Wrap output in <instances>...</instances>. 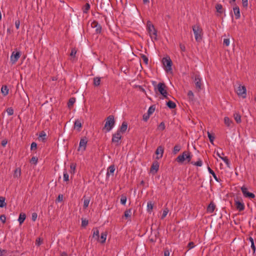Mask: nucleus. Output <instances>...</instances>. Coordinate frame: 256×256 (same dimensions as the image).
<instances>
[{"label":"nucleus","mask_w":256,"mask_h":256,"mask_svg":"<svg viewBox=\"0 0 256 256\" xmlns=\"http://www.w3.org/2000/svg\"><path fill=\"white\" fill-rule=\"evenodd\" d=\"M115 124L114 117L113 115H110L106 119V123L102 130L105 132H109L114 127Z\"/></svg>","instance_id":"f257e3e1"},{"label":"nucleus","mask_w":256,"mask_h":256,"mask_svg":"<svg viewBox=\"0 0 256 256\" xmlns=\"http://www.w3.org/2000/svg\"><path fill=\"white\" fill-rule=\"evenodd\" d=\"M146 29L152 38H154L157 40V30L155 28L154 26L150 20H148L146 23Z\"/></svg>","instance_id":"f03ea898"},{"label":"nucleus","mask_w":256,"mask_h":256,"mask_svg":"<svg viewBox=\"0 0 256 256\" xmlns=\"http://www.w3.org/2000/svg\"><path fill=\"white\" fill-rule=\"evenodd\" d=\"M192 30L194 34L196 40L200 42L202 40V30L198 24L192 26Z\"/></svg>","instance_id":"7ed1b4c3"},{"label":"nucleus","mask_w":256,"mask_h":256,"mask_svg":"<svg viewBox=\"0 0 256 256\" xmlns=\"http://www.w3.org/2000/svg\"><path fill=\"white\" fill-rule=\"evenodd\" d=\"M166 86L164 83L160 82L156 86V87H154V90L156 92L158 90L164 98H168V92L166 90Z\"/></svg>","instance_id":"20e7f679"},{"label":"nucleus","mask_w":256,"mask_h":256,"mask_svg":"<svg viewBox=\"0 0 256 256\" xmlns=\"http://www.w3.org/2000/svg\"><path fill=\"white\" fill-rule=\"evenodd\" d=\"M162 62L166 72H172V62L170 56H167L164 58L162 60Z\"/></svg>","instance_id":"39448f33"},{"label":"nucleus","mask_w":256,"mask_h":256,"mask_svg":"<svg viewBox=\"0 0 256 256\" xmlns=\"http://www.w3.org/2000/svg\"><path fill=\"white\" fill-rule=\"evenodd\" d=\"M192 78L194 79V82L195 84V87L196 90L200 92L202 90V78L198 74H195L194 75Z\"/></svg>","instance_id":"423d86ee"},{"label":"nucleus","mask_w":256,"mask_h":256,"mask_svg":"<svg viewBox=\"0 0 256 256\" xmlns=\"http://www.w3.org/2000/svg\"><path fill=\"white\" fill-rule=\"evenodd\" d=\"M122 136L119 132H116L112 136V142L115 144L116 146L120 145L121 142L120 140L122 139Z\"/></svg>","instance_id":"0eeeda50"},{"label":"nucleus","mask_w":256,"mask_h":256,"mask_svg":"<svg viewBox=\"0 0 256 256\" xmlns=\"http://www.w3.org/2000/svg\"><path fill=\"white\" fill-rule=\"evenodd\" d=\"M246 90L244 86H239L236 89V93L239 96L246 98Z\"/></svg>","instance_id":"6e6552de"},{"label":"nucleus","mask_w":256,"mask_h":256,"mask_svg":"<svg viewBox=\"0 0 256 256\" xmlns=\"http://www.w3.org/2000/svg\"><path fill=\"white\" fill-rule=\"evenodd\" d=\"M241 190L244 197L248 198H254V194L252 192H248V188L245 186H242V187H241Z\"/></svg>","instance_id":"1a4fd4ad"},{"label":"nucleus","mask_w":256,"mask_h":256,"mask_svg":"<svg viewBox=\"0 0 256 256\" xmlns=\"http://www.w3.org/2000/svg\"><path fill=\"white\" fill-rule=\"evenodd\" d=\"M234 201L236 208L239 212H242L244 210L245 206L242 201L240 202L238 200V198H234Z\"/></svg>","instance_id":"9d476101"},{"label":"nucleus","mask_w":256,"mask_h":256,"mask_svg":"<svg viewBox=\"0 0 256 256\" xmlns=\"http://www.w3.org/2000/svg\"><path fill=\"white\" fill-rule=\"evenodd\" d=\"M20 56V52H13L10 56V62L12 64H15Z\"/></svg>","instance_id":"9b49d317"},{"label":"nucleus","mask_w":256,"mask_h":256,"mask_svg":"<svg viewBox=\"0 0 256 256\" xmlns=\"http://www.w3.org/2000/svg\"><path fill=\"white\" fill-rule=\"evenodd\" d=\"M91 26L92 28H96L95 31L96 34H99L101 33L102 29V26L99 24L98 22L96 20H94L91 23Z\"/></svg>","instance_id":"f8f14e48"},{"label":"nucleus","mask_w":256,"mask_h":256,"mask_svg":"<svg viewBox=\"0 0 256 256\" xmlns=\"http://www.w3.org/2000/svg\"><path fill=\"white\" fill-rule=\"evenodd\" d=\"M159 162L157 160H154L153 162L152 165L150 168V172L153 174H156L159 168Z\"/></svg>","instance_id":"ddd939ff"},{"label":"nucleus","mask_w":256,"mask_h":256,"mask_svg":"<svg viewBox=\"0 0 256 256\" xmlns=\"http://www.w3.org/2000/svg\"><path fill=\"white\" fill-rule=\"evenodd\" d=\"M88 143V140L86 137H84L83 138L80 139L79 147L78 148V150H80L81 148H83V150H85L86 146V144Z\"/></svg>","instance_id":"4468645a"},{"label":"nucleus","mask_w":256,"mask_h":256,"mask_svg":"<svg viewBox=\"0 0 256 256\" xmlns=\"http://www.w3.org/2000/svg\"><path fill=\"white\" fill-rule=\"evenodd\" d=\"M164 151V148L162 146H158L155 152V154L156 155V159L158 160L162 157Z\"/></svg>","instance_id":"2eb2a0df"},{"label":"nucleus","mask_w":256,"mask_h":256,"mask_svg":"<svg viewBox=\"0 0 256 256\" xmlns=\"http://www.w3.org/2000/svg\"><path fill=\"white\" fill-rule=\"evenodd\" d=\"M186 151H184L182 154L179 155L176 158V161L182 164L186 160Z\"/></svg>","instance_id":"dca6fc26"},{"label":"nucleus","mask_w":256,"mask_h":256,"mask_svg":"<svg viewBox=\"0 0 256 256\" xmlns=\"http://www.w3.org/2000/svg\"><path fill=\"white\" fill-rule=\"evenodd\" d=\"M128 128V123L124 121L122 122V126H120L119 130L117 131L119 132L120 133H124L126 132Z\"/></svg>","instance_id":"f3484780"},{"label":"nucleus","mask_w":256,"mask_h":256,"mask_svg":"<svg viewBox=\"0 0 256 256\" xmlns=\"http://www.w3.org/2000/svg\"><path fill=\"white\" fill-rule=\"evenodd\" d=\"M92 238H94L96 240H99L100 234L99 230L97 228H94L92 229Z\"/></svg>","instance_id":"a211bd4d"},{"label":"nucleus","mask_w":256,"mask_h":256,"mask_svg":"<svg viewBox=\"0 0 256 256\" xmlns=\"http://www.w3.org/2000/svg\"><path fill=\"white\" fill-rule=\"evenodd\" d=\"M108 232H103L101 234L100 238H99V240L100 242L103 244L106 242V238Z\"/></svg>","instance_id":"6ab92c4d"},{"label":"nucleus","mask_w":256,"mask_h":256,"mask_svg":"<svg viewBox=\"0 0 256 256\" xmlns=\"http://www.w3.org/2000/svg\"><path fill=\"white\" fill-rule=\"evenodd\" d=\"M115 170V166L114 164L110 166L108 168L106 172V178L110 176V174H114V172Z\"/></svg>","instance_id":"aec40b11"},{"label":"nucleus","mask_w":256,"mask_h":256,"mask_svg":"<svg viewBox=\"0 0 256 256\" xmlns=\"http://www.w3.org/2000/svg\"><path fill=\"white\" fill-rule=\"evenodd\" d=\"M233 10L235 15L236 18L238 19L240 16L239 7L238 6L234 7Z\"/></svg>","instance_id":"412c9836"},{"label":"nucleus","mask_w":256,"mask_h":256,"mask_svg":"<svg viewBox=\"0 0 256 256\" xmlns=\"http://www.w3.org/2000/svg\"><path fill=\"white\" fill-rule=\"evenodd\" d=\"M215 208V204L213 202H211L207 207V212L210 213H212L214 212Z\"/></svg>","instance_id":"4be33fe9"},{"label":"nucleus","mask_w":256,"mask_h":256,"mask_svg":"<svg viewBox=\"0 0 256 256\" xmlns=\"http://www.w3.org/2000/svg\"><path fill=\"white\" fill-rule=\"evenodd\" d=\"M8 88L6 86L4 85L2 86L1 88V92L4 96H6L8 94Z\"/></svg>","instance_id":"5701e85b"},{"label":"nucleus","mask_w":256,"mask_h":256,"mask_svg":"<svg viewBox=\"0 0 256 256\" xmlns=\"http://www.w3.org/2000/svg\"><path fill=\"white\" fill-rule=\"evenodd\" d=\"M26 218V214H24V213L20 214L19 217H18V221L20 224H22L24 222Z\"/></svg>","instance_id":"b1692460"},{"label":"nucleus","mask_w":256,"mask_h":256,"mask_svg":"<svg viewBox=\"0 0 256 256\" xmlns=\"http://www.w3.org/2000/svg\"><path fill=\"white\" fill-rule=\"evenodd\" d=\"M74 128H76L78 132L82 128V123L79 120H76L74 124Z\"/></svg>","instance_id":"393cba45"},{"label":"nucleus","mask_w":256,"mask_h":256,"mask_svg":"<svg viewBox=\"0 0 256 256\" xmlns=\"http://www.w3.org/2000/svg\"><path fill=\"white\" fill-rule=\"evenodd\" d=\"M181 148H182V146L180 144H176L173 148V150H172L173 154H177L178 152L180 151V150H181Z\"/></svg>","instance_id":"a878e982"},{"label":"nucleus","mask_w":256,"mask_h":256,"mask_svg":"<svg viewBox=\"0 0 256 256\" xmlns=\"http://www.w3.org/2000/svg\"><path fill=\"white\" fill-rule=\"evenodd\" d=\"M234 118L236 120V122L238 123V124H240L242 120H241V116L238 114V113H235L234 114Z\"/></svg>","instance_id":"bb28decb"},{"label":"nucleus","mask_w":256,"mask_h":256,"mask_svg":"<svg viewBox=\"0 0 256 256\" xmlns=\"http://www.w3.org/2000/svg\"><path fill=\"white\" fill-rule=\"evenodd\" d=\"M208 172H210V174L212 176L214 177V180L216 182H219L220 180L217 178L214 171L213 170H212L210 167H208Z\"/></svg>","instance_id":"cd10ccee"},{"label":"nucleus","mask_w":256,"mask_h":256,"mask_svg":"<svg viewBox=\"0 0 256 256\" xmlns=\"http://www.w3.org/2000/svg\"><path fill=\"white\" fill-rule=\"evenodd\" d=\"M75 102H76V98H75L72 97V98H70L68 102V108H71Z\"/></svg>","instance_id":"c85d7f7f"},{"label":"nucleus","mask_w":256,"mask_h":256,"mask_svg":"<svg viewBox=\"0 0 256 256\" xmlns=\"http://www.w3.org/2000/svg\"><path fill=\"white\" fill-rule=\"evenodd\" d=\"M166 106L170 109L174 108L176 107V104L172 100L168 102Z\"/></svg>","instance_id":"c756f323"},{"label":"nucleus","mask_w":256,"mask_h":256,"mask_svg":"<svg viewBox=\"0 0 256 256\" xmlns=\"http://www.w3.org/2000/svg\"><path fill=\"white\" fill-rule=\"evenodd\" d=\"M224 122L228 126H230L231 124H232V120H230L229 118L226 116L224 118Z\"/></svg>","instance_id":"7c9ffc66"},{"label":"nucleus","mask_w":256,"mask_h":256,"mask_svg":"<svg viewBox=\"0 0 256 256\" xmlns=\"http://www.w3.org/2000/svg\"><path fill=\"white\" fill-rule=\"evenodd\" d=\"M100 83V78L96 77L94 78V84L95 86H98Z\"/></svg>","instance_id":"2f4dec72"},{"label":"nucleus","mask_w":256,"mask_h":256,"mask_svg":"<svg viewBox=\"0 0 256 256\" xmlns=\"http://www.w3.org/2000/svg\"><path fill=\"white\" fill-rule=\"evenodd\" d=\"M216 8L218 12L220 14H222L223 12V8L221 4H216Z\"/></svg>","instance_id":"473e14b6"},{"label":"nucleus","mask_w":256,"mask_h":256,"mask_svg":"<svg viewBox=\"0 0 256 256\" xmlns=\"http://www.w3.org/2000/svg\"><path fill=\"white\" fill-rule=\"evenodd\" d=\"M6 198L4 197L0 196V208H4L6 206V203L5 202Z\"/></svg>","instance_id":"72a5a7b5"},{"label":"nucleus","mask_w":256,"mask_h":256,"mask_svg":"<svg viewBox=\"0 0 256 256\" xmlns=\"http://www.w3.org/2000/svg\"><path fill=\"white\" fill-rule=\"evenodd\" d=\"M132 214V209L130 208L128 210H126L124 212V216L126 218H130Z\"/></svg>","instance_id":"f704fd0d"},{"label":"nucleus","mask_w":256,"mask_h":256,"mask_svg":"<svg viewBox=\"0 0 256 256\" xmlns=\"http://www.w3.org/2000/svg\"><path fill=\"white\" fill-rule=\"evenodd\" d=\"M188 99L191 101H194V96L193 92L192 90H189L188 92Z\"/></svg>","instance_id":"c9c22d12"},{"label":"nucleus","mask_w":256,"mask_h":256,"mask_svg":"<svg viewBox=\"0 0 256 256\" xmlns=\"http://www.w3.org/2000/svg\"><path fill=\"white\" fill-rule=\"evenodd\" d=\"M153 208V204L152 202H148L147 204V210L148 212L150 213Z\"/></svg>","instance_id":"e433bc0d"},{"label":"nucleus","mask_w":256,"mask_h":256,"mask_svg":"<svg viewBox=\"0 0 256 256\" xmlns=\"http://www.w3.org/2000/svg\"><path fill=\"white\" fill-rule=\"evenodd\" d=\"M21 175V170L20 168H16L14 170V178H19Z\"/></svg>","instance_id":"4c0bfd02"},{"label":"nucleus","mask_w":256,"mask_h":256,"mask_svg":"<svg viewBox=\"0 0 256 256\" xmlns=\"http://www.w3.org/2000/svg\"><path fill=\"white\" fill-rule=\"evenodd\" d=\"M208 136L209 138L210 142L214 144V141L215 138V137L214 135L211 134L209 132H208Z\"/></svg>","instance_id":"58836bf2"},{"label":"nucleus","mask_w":256,"mask_h":256,"mask_svg":"<svg viewBox=\"0 0 256 256\" xmlns=\"http://www.w3.org/2000/svg\"><path fill=\"white\" fill-rule=\"evenodd\" d=\"M64 180L67 182L69 180V176L66 169L64 170Z\"/></svg>","instance_id":"ea45409f"},{"label":"nucleus","mask_w":256,"mask_h":256,"mask_svg":"<svg viewBox=\"0 0 256 256\" xmlns=\"http://www.w3.org/2000/svg\"><path fill=\"white\" fill-rule=\"evenodd\" d=\"M126 196L124 194H122L120 197V203L123 205H125L126 202Z\"/></svg>","instance_id":"a19ab883"},{"label":"nucleus","mask_w":256,"mask_h":256,"mask_svg":"<svg viewBox=\"0 0 256 256\" xmlns=\"http://www.w3.org/2000/svg\"><path fill=\"white\" fill-rule=\"evenodd\" d=\"M90 4L88 3H86L84 6L83 12L84 13H86L88 12V11L90 10Z\"/></svg>","instance_id":"79ce46f5"},{"label":"nucleus","mask_w":256,"mask_h":256,"mask_svg":"<svg viewBox=\"0 0 256 256\" xmlns=\"http://www.w3.org/2000/svg\"><path fill=\"white\" fill-rule=\"evenodd\" d=\"M221 159L224 162V163L226 164V166L228 167H230V162L228 158V157H226V156L222 157V158H221Z\"/></svg>","instance_id":"37998d69"},{"label":"nucleus","mask_w":256,"mask_h":256,"mask_svg":"<svg viewBox=\"0 0 256 256\" xmlns=\"http://www.w3.org/2000/svg\"><path fill=\"white\" fill-rule=\"evenodd\" d=\"M191 164L193 165L198 166H201L202 164V161L199 159L196 162H192Z\"/></svg>","instance_id":"c03bdc74"},{"label":"nucleus","mask_w":256,"mask_h":256,"mask_svg":"<svg viewBox=\"0 0 256 256\" xmlns=\"http://www.w3.org/2000/svg\"><path fill=\"white\" fill-rule=\"evenodd\" d=\"M186 158L188 162H190L191 159L192 158V155H191L190 152L188 151H186Z\"/></svg>","instance_id":"a18cd8bd"},{"label":"nucleus","mask_w":256,"mask_h":256,"mask_svg":"<svg viewBox=\"0 0 256 256\" xmlns=\"http://www.w3.org/2000/svg\"><path fill=\"white\" fill-rule=\"evenodd\" d=\"M155 110V106H150L148 111V114L150 115L152 114Z\"/></svg>","instance_id":"49530a36"},{"label":"nucleus","mask_w":256,"mask_h":256,"mask_svg":"<svg viewBox=\"0 0 256 256\" xmlns=\"http://www.w3.org/2000/svg\"><path fill=\"white\" fill-rule=\"evenodd\" d=\"M168 212H169V210H168V208H166L164 209V210H163V212H162V214L161 217V218L164 219L166 216L167 215Z\"/></svg>","instance_id":"de8ad7c7"},{"label":"nucleus","mask_w":256,"mask_h":256,"mask_svg":"<svg viewBox=\"0 0 256 256\" xmlns=\"http://www.w3.org/2000/svg\"><path fill=\"white\" fill-rule=\"evenodd\" d=\"M140 55H141V58H142L144 62L146 64H148V57L144 54H141Z\"/></svg>","instance_id":"09e8293b"},{"label":"nucleus","mask_w":256,"mask_h":256,"mask_svg":"<svg viewBox=\"0 0 256 256\" xmlns=\"http://www.w3.org/2000/svg\"><path fill=\"white\" fill-rule=\"evenodd\" d=\"M38 159L35 156H32L30 160V162L36 164L38 162Z\"/></svg>","instance_id":"8fccbe9b"},{"label":"nucleus","mask_w":256,"mask_h":256,"mask_svg":"<svg viewBox=\"0 0 256 256\" xmlns=\"http://www.w3.org/2000/svg\"><path fill=\"white\" fill-rule=\"evenodd\" d=\"M158 128L160 130H164L165 129V124L163 122L160 124Z\"/></svg>","instance_id":"3c124183"},{"label":"nucleus","mask_w":256,"mask_h":256,"mask_svg":"<svg viewBox=\"0 0 256 256\" xmlns=\"http://www.w3.org/2000/svg\"><path fill=\"white\" fill-rule=\"evenodd\" d=\"M89 203H90L89 199H88V198L84 199V208H86L88 206Z\"/></svg>","instance_id":"603ef678"},{"label":"nucleus","mask_w":256,"mask_h":256,"mask_svg":"<svg viewBox=\"0 0 256 256\" xmlns=\"http://www.w3.org/2000/svg\"><path fill=\"white\" fill-rule=\"evenodd\" d=\"M8 116H12L14 114V110L12 108H8L6 110Z\"/></svg>","instance_id":"864d4df0"},{"label":"nucleus","mask_w":256,"mask_h":256,"mask_svg":"<svg viewBox=\"0 0 256 256\" xmlns=\"http://www.w3.org/2000/svg\"><path fill=\"white\" fill-rule=\"evenodd\" d=\"M63 196L62 194H60L56 200V202H60L62 200Z\"/></svg>","instance_id":"5fc2aeb1"},{"label":"nucleus","mask_w":256,"mask_h":256,"mask_svg":"<svg viewBox=\"0 0 256 256\" xmlns=\"http://www.w3.org/2000/svg\"><path fill=\"white\" fill-rule=\"evenodd\" d=\"M37 148V144L35 142H32L31 144L30 150H36Z\"/></svg>","instance_id":"6e6d98bb"},{"label":"nucleus","mask_w":256,"mask_h":256,"mask_svg":"<svg viewBox=\"0 0 256 256\" xmlns=\"http://www.w3.org/2000/svg\"><path fill=\"white\" fill-rule=\"evenodd\" d=\"M150 115L148 113L144 114L143 115V120L144 121L146 122L150 118Z\"/></svg>","instance_id":"4d7b16f0"},{"label":"nucleus","mask_w":256,"mask_h":256,"mask_svg":"<svg viewBox=\"0 0 256 256\" xmlns=\"http://www.w3.org/2000/svg\"><path fill=\"white\" fill-rule=\"evenodd\" d=\"M38 214L36 212H33L32 214V220L33 222H35L37 218Z\"/></svg>","instance_id":"13d9d810"},{"label":"nucleus","mask_w":256,"mask_h":256,"mask_svg":"<svg viewBox=\"0 0 256 256\" xmlns=\"http://www.w3.org/2000/svg\"><path fill=\"white\" fill-rule=\"evenodd\" d=\"M7 254V250H0V256H6Z\"/></svg>","instance_id":"bf43d9fd"},{"label":"nucleus","mask_w":256,"mask_h":256,"mask_svg":"<svg viewBox=\"0 0 256 256\" xmlns=\"http://www.w3.org/2000/svg\"><path fill=\"white\" fill-rule=\"evenodd\" d=\"M230 44V39L229 38H224V45L228 46Z\"/></svg>","instance_id":"052dcab7"},{"label":"nucleus","mask_w":256,"mask_h":256,"mask_svg":"<svg viewBox=\"0 0 256 256\" xmlns=\"http://www.w3.org/2000/svg\"><path fill=\"white\" fill-rule=\"evenodd\" d=\"M0 220L3 224H4L6 222V217L4 214H2L0 216Z\"/></svg>","instance_id":"680f3d73"},{"label":"nucleus","mask_w":256,"mask_h":256,"mask_svg":"<svg viewBox=\"0 0 256 256\" xmlns=\"http://www.w3.org/2000/svg\"><path fill=\"white\" fill-rule=\"evenodd\" d=\"M76 53V48H72V50L70 54V56L72 57H74Z\"/></svg>","instance_id":"e2e57ef3"},{"label":"nucleus","mask_w":256,"mask_h":256,"mask_svg":"<svg viewBox=\"0 0 256 256\" xmlns=\"http://www.w3.org/2000/svg\"><path fill=\"white\" fill-rule=\"evenodd\" d=\"M88 224V220H82V226H86Z\"/></svg>","instance_id":"0e129e2a"},{"label":"nucleus","mask_w":256,"mask_h":256,"mask_svg":"<svg viewBox=\"0 0 256 256\" xmlns=\"http://www.w3.org/2000/svg\"><path fill=\"white\" fill-rule=\"evenodd\" d=\"M46 136V134L44 131H42V132H40V134H39V137L40 138H43V140L45 139L44 137Z\"/></svg>","instance_id":"69168bd1"},{"label":"nucleus","mask_w":256,"mask_h":256,"mask_svg":"<svg viewBox=\"0 0 256 256\" xmlns=\"http://www.w3.org/2000/svg\"><path fill=\"white\" fill-rule=\"evenodd\" d=\"M194 246V242H190L188 245V248L190 250L193 248Z\"/></svg>","instance_id":"338daca9"},{"label":"nucleus","mask_w":256,"mask_h":256,"mask_svg":"<svg viewBox=\"0 0 256 256\" xmlns=\"http://www.w3.org/2000/svg\"><path fill=\"white\" fill-rule=\"evenodd\" d=\"M242 4L244 8H246L248 6V0H242Z\"/></svg>","instance_id":"774afa93"}]
</instances>
